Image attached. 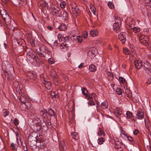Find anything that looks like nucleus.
I'll return each mask as SVG.
<instances>
[{
  "label": "nucleus",
  "instance_id": "1",
  "mask_svg": "<svg viewBox=\"0 0 151 151\" xmlns=\"http://www.w3.org/2000/svg\"><path fill=\"white\" fill-rule=\"evenodd\" d=\"M26 55V58L31 63H32V60H35L36 64L38 65L39 64L40 59L38 57L33 53V51L30 48L27 49Z\"/></svg>",
  "mask_w": 151,
  "mask_h": 151
},
{
  "label": "nucleus",
  "instance_id": "2",
  "mask_svg": "<svg viewBox=\"0 0 151 151\" xmlns=\"http://www.w3.org/2000/svg\"><path fill=\"white\" fill-rule=\"evenodd\" d=\"M2 68L4 73L7 71H12L14 70L12 64L8 62H3L2 63Z\"/></svg>",
  "mask_w": 151,
  "mask_h": 151
},
{
  "label": "nucleus",
  "instance_id": "3",
  "mask_svg": "<svg viewBox=\"0 0 151 151\" xmlns=\"http://www.w3.org/2000/svg\"><path fill=\"white\" fill-rule=\"evenodd\" d=\"M50 52L47 47L44 45H42L40 47V51H37V53L40 57H45L46 53L49 54Z\"/></svg>",
  "mask_w": 151,
  "mask_h": 151
},
{
  "label": "nucleus",
  "instance_id": "4",
  "mask_svg": "<svg viewBox=\"0 0 151 151\" xmlns=\"http://www.w3.org/2000/svg\"><path fill=\"white\" fill-rule=\"evenodd\" d=\"M14 70L13 72L12 71H7L4 72V74H2V77L6 79H10L12 80L14 79Z\"/></svg>",
  "mask_w": 151,
  "mask_h": 151
},
{
  "label": "nucleus",
  "instance_id": "5",
  "mask_svg": "<svg viewBox=\"0 0 151 151\" xmlns=\"http://www.w3.org/2000/svg\"><path fill=\"white\" fill-rule=\"evenodd\" d=\"M1 14L6 24L7 25L9 26H11L12 25V27L13 25L11 24L12 21L10 17L6 12L5 14H2L1 12Z\"/></svg>",
  "mask_w": 151,
  "mask_h": 151
},
{
  "label": "nucleus",
  "instance_id": "6",
  "mask_svg": "<svg viewBox=\"0 0 151 151\" xmlns=\"http://www.w3.org/2000/svg\"><path fill=\"white\" fill-rule=\"evenodd\" d=\"M139 40L142 44L146 46H149L150 43L149 42V39L147 36L142 35L139 38Z\"/></svg>",
  "mask_w": 151,
  "mask_h": 151
},
{
  "label": "nucleus",
  "instance_id": "7",
  "mask_svg": "<svg viewBox=\"0 0 151 151\" xmlns=\"http://www.w3.org/2000/svg\"><path fill=\"white\" fill-rule=\"evenodd\" d=\"M143 69L147 73H151V64L147 61L143 62Z\"/></svg>",
  "mask_w": 151,
  "mask_h": 151
},
{
  "label": "nucleus",
  "instance_id": "8",
  "mask_svg": "<svg viewBox=\"0 0 151 151\" xmlns=\"http://www.w3.org/2000/svg\"><path fill=\"white\" fill-rule=\"evenodd\" d=\"M59 148L62 151H70L68 147L66 145L64 141H60L59 145Z\"/></svg>",
  "mask_w": 151,
  "mask_h": 151
},
{
  "label": "nucleus",
  "instance_id": "9",
  "mask_svg": "<svg viewBox=\"0 0 151 151\" xmlns=\"http://www.w3.org/2000/svg\"><path fill=\"white\" fill-rule=\"evenodd\" d=\"M127 34L125 32H122L119 35V40L122 42L123 44L125 43L126 40Z\"/></svg>",
  "mask_w": 151,
  "mask_h": 151
},
{
  "label": "nucleus",
  "instance_id": "10",
  "mask_svg": "<svg viewBox=\"0 0 151 151\" xmlns=\"http://www.w3.org/2000/svg\"><path fill=\"white\" fill-rule=\"evenodd\" d=\"M136 115L137 118L138 119H142L143 118L144 114L141 109H139L137 110Z\"/></svg>",
  "mask_w": 151,
  "mask_h": 151
},
{
  "label": "nucleus",
  "instance_id": "11",
  "mask_svg": "<svg viewBox=\"0 0 151 151\" xmlns=\"http://www.w3.org/2000/svg\"><path fill=\"white\" fill-rule=\"evenodd\" d=\"M40 114L42 115L43 117V120L44 121H45V120H47L48 119V116L49 113H48V111L47 110L44 109L41 111Z\"/></svg>",
  "mask_w": 151,
  "mask_h": 151
},
{
  "label": "nucleus",
  "instance_id": "12",
  "mask_svg": "<svg viewBox=\"0 0 151 151\" xmlns=\"http://www.w3.org/2000/svg\"><path fill=\"white\" fill-rule=\"evenodd\" d=\"M135 68L137 69H139L142 66H143L142 63L139 60H138L134 62Z\"/></svg>",
  "mask_w": 151,
  "mask_h": 151
},
{
  "label": "nucleus",
  "instance_id": "13",
  "mask_svg": "<svg viewBox=\"0 0 151 151\" xmlns=\"http://www.w3.org/2000/svg\"><path fill=\"white\" fill-rule=\"evenodd\" d=\"M73 13L75 14L76 16H78L80 14V11L78 7L76 6L75 7H72V8Z\"/></svg>",
  "mask_w": 151,
  "mask_h": 151
},
{
  "label": "nucleus",
  "instance_id": "14",
  "mask_svg": "<svg viewBox=\"0 0 151 151\" xmlns=\"http://www.w3.org/2000/svg\"><path fill=\"white\" fill-rule=\"evenodd\" d=\"M121 26V24L114 23L113 26V29L115 32H118L120 31Z\"/></svg>",
  "mask_w": 151,
  "mask_h": 151
},
{
  "label": "nucleus",
  "instance_id": "15",
  "mask_svg": "<svg viewBox=\"0 0 151 151\" xmlns=\"http://www.w3.org/2000/svg\"><path fill=\"white\" fill-rule=\"evenodd\" d=\"M60 8L57 7H54L53 8L52 12L57 16L59 17L60 16L59 13L61 12H60Z\"/></svg>",
  "mask_w": 151,
  "mask_h": 151
},
{
  "label": "nucleus",
  "instance_id": "16",
  "mask_svg": "<svg viewBox=\"0 0 151 151\" xmlns=\"http://www.w3.org/2000/svg\"><path fill=\"white\" fill-rule=\"evenodd\" d=\"M115 144L118 148H121L122 149L124 147V145L121 142V141H120L118 140L115 142Z\"/></svg>",
  "mask_w": 151,
  "mask_h": 151
},
{
  "label": "nucleus",
  "instance_id": "17",
  "mask_svg": "<svg viewBox=\"0 0 151 151\" xmlns=\"http://www.w3.org/2000/svg\"><path fill=\"white\" fill-rule=\"evenodd\" d=\"M22 105L24 107V108L29 109L31 107V104L30 102L27 101L24 103H22Z\"/></svg>",
  "mask_w": 151,
  "mask_h": 151
},
{
  "label": "nucleus",
  "instance_id": "18",
  "mask_svg": "<svg viewBox=\"0 0 151 151\" xmlns=\"http://www.w3.org/2000/svg\"><path fill=\"white\" fill-rule=\"evenodd\" d=\"M114 113L117 117H118V116L121 115L122 113V110L119 108H116Z\"/></svg>",
  "mask_w": 151,
  "mask_h": 151
},
{
  "label": "nucleus",
  "instance_id": "19",
  "mask_svg": "<svg viewBox=\"0 0 151 151\" xmlns=\"http://www.w3.org/2000/svg\"><path fill=\"white\" fill-rule=\"evenodd\" d=\"M71 136L74 140H77L79 138L78 133L76 132L71 133Z\"/></svg>",
  "mask_w": 151,
  "mask_h": 151
},
{
  "label": "nucleus",
  "instance_id": "20",
  "mask_svg": "<svg viewBox=\"0 0 151 151\" xmlns=\"http://www.w3.org/2000/svg\"><path fill=\"white\" fill-rule=\"evenodd\" d=\"M45 124L47 126V127L48 128H51L52 127V124L50 121L49 120V119L47 120H45Z\"/></svg>",
  "mask_w": 151,
  "mask_h": 151
},
{
  "label": "nucleus",
  "instance_id": "21",
  "mask_svg": "<svg viewBox=\"0 0 151 151\" xmlns=\"http://www.w3.org/2000/svg\"><path fill=\"white\" fill-rule=\"evenodd\" d=\"M98 31L97 29H94L91 30L90 32L91 35L93 37H95L98 35Z\"/></svg>",
  "mask_w": 151,
  "mask_h": 151
},
{
  "label": "nucleus",
  "instance_id": "22",
  "mask_svg": "<svg viewBox=\"0 0 151 151\" xmlns=\"http://www.w3.org/2000/svg\"><path fill=\"white\" fill-rule=\"evenodd\" d=\"M51 95L52 96V99L57 98L59 96L58 94V92L54 91H52L51 92Z\"/></svg>",
  "mask_w": 151,
  "mask_h": 151
},
{
  "label": "nucleus",
  "instance_id": "23",
  "mask_svg": "<svg viewBox=\"0 0 151 151\" xmlns=\"http://www.w3.org/2000/svg\"><path fill=\"white\" fill-rule=\"evenodd\" d=\"M60 48L63 51H65L68 49V47L65 43H62L61 44L60 46Z\"/></svg>",
  "mask_w": 151,
  "mask_h": 151
},
{
  "label": "nucleus",
  "instance_id": "24",
  "mask_svg": "<svg viewBox=\"0 0 151 151\" xmlns=\"http://www.w3.org/2000/svg\"><path fill=\"white\" fill-rule=\"evenodd\" d=\"M96 68L95 65L93 64L90 65L89 66V70L91 72H94L96 70Z\"/></svg>",
  "mask_w": 151,
  "mask_h": 151
},
{
  "label": "nucleus",
  "instance_id": "25",
  "mask_svg": "<svg viewBox=\"0 0 151 151\" xmlns=\"http://www.w3.org/2000/svg\"><path fill=\"white\" fill-rule=\"evenodd\" d=\"M19 94L21 95L20 92H19ZM22 93L20 97H19V100L22 102V103H24L25 102H26L27 101L26 100V98L25 96H23L22 95Z\"/></svg>",
  "mask_w": 151,
  "mask_h": 151
},
{
  "label": "nucleus",
  "instance_id": "26",
  "mask_svg": "<svg viewBox=\"0 0 151 151\" xmlns=\"http://www.w3.org/2000/svg\"><path fill=\"white\" fill-rule=\"evenodd\" d=\"M96 102V99H89V101L88 102V103L90 106H92V105H95Z\"/></svg>",
  "mask_w": 151,
  "mask_h": 151
},
{
  "label": "nucleus",
  "instance_id": "27",
  "mask_svg": "<svg viewBox=\"0 0 151 151\" xmlns=\"http://www.w3.org/2000/svg\"><path fill=\"white\" fill-rule=\"evenodd\" d=\"M44 85L45 87L47 89L50 90L51 88V84L50 81H47V82H46V83H45Z\"/></svg>",
  "mask_w": 151,
  "mask_h": 151
},
{
  "label": "nucleus",
  "instance_id": "28",
  "mask_svg": "<svg viewBox=\"0 0 151 151\" xmlns=\"http://www.w3.org/2000/svg\"><path fill=\"white\" fill-rule=\"evenodd\" d=\"M115 23L114 24H121V20L120 18L119 17H115Z\"/></svg>",
  "mask_w": 151,
  "mask_h": 151
},
{
  "label": "nucleus",
  "instance_id": "29",
  "mask_svg": "<svg viewBox=\"0 0 151 151\" xmlns=\"http://www.w3.org/2000/svg\"><path fill=\"white\" fill-rule=\"evenodd\" d=\"M48 113L50 116H55V112L52 109H50L48 111Z\"/></svg>",
  "mask_w": 151,
  "mask_h": 151
},
{
  "label": "nucleus",
  "instance_id": "30",
  "mask_svg": "<svg viewBox=\"0 0 151 151\" xmlns=\"http://www.w3.org/2000/svg\"><path fill=\"white\" fill-rule=\"evenodd\" d=\"M63 17L64 19L67 20L68 19V17L67 12L65 11L63 12Z\"/></svg>",
  "mask_w": 151,
  "mask_h": 151
},
{
  "label": "nucleus",
  "instance_id": "31",
  "mask_svg": "<svg viewBox=\"0 0 151 151\" xmlns=\"http://www.w3.org/2000/svg\"><path fill=\"white\" fill-rule=\"evenodd\" d=\"M119 80L120 83L125 84L127 81L125 79L122 77H120L119 78Z\"/></svg>",
  "mask_w": 151,
  "mask_h": 151
},
{
  "label": "nucleus",
  "instance_id": "32",
  "mask_svg": "<svg viewBox=\"0 0 151 151\" xmlns=\"http://www.w3.org/2000/svg\"><path fill=\"white\" fill-rule=\"evenodd\" d=\"M50 75L53 78L58 77L56 72L53 70H51Z\"/></svg>",
  "mask_w": 151,
  "mask_h": 151
},
{
  "label": "nucleus",
  "instance_id": "33",
  "mask_svg": "<svg viewBox=\"0 0 151 151\" xmlns=\"http://www.w3.org/2000/svg\"><path fill=\"white\" fill-rule=\"evenodd\" d=\"M53 81L56 86H58L59 83V79L58 77H56L53 78Z\"/></svg>",
  "mask_w": 151,
  "mask_h": 151
},
{
  "label": "nucleus",
  "instance_id": "34",
  "mask_svg": "<svg viewBox=\"0 0 151 151\" xmlns=\"http://www.w3.org/2000/svg\"><path fill=\"white\" fill-rule=\"evenodd\" d=\"M3 115L4 117H6L9 114V111L6 109L3 110Z\"/></svg>",
  "mask_w": 151,
  "mask_h": 151
},
{
  "label": "nucleus",
  "instance_id": "35",
  "mask_svg": "<svg viewBox=\"0 0 151 151\" xmlns=\"http://www.w3.org/2000/svg\"><path fill=\"white\" fill-rule=\"evenodd\" d=\"M99 136L103 135L104 136L105 135L104 133L101 128H99L98 129V132L97 133Z\"/></svg>",
  "mask_w": 151,
  "mask_h": 151
},
{
  "label": "nucleus",
  "instance_id": "36",
  "mask_svg": "<svg viewBox=\"0 0 151 151\" xmlns=\"http://www.w3.org/2000/svg\"><path fill=\"white\" fill-rule=\"evenodd\" d=\"M101 106L103 109H106L108 108V104L107 103L103 102L101 104Z\"/></svg>",
  "mask_w": 151,
  "mask_h": 151
},
{
  "label": "nucleus",
  "instance_id": "37",
  "mask_svg": "<svg viewBox=\"0 0 151 151\" xmlns=\"http://www.w3.org/2000/svg\"><path fill=\"white\" fill-rule=\"evenodd\" d=\"M75 38H74L78 40V43H81L82 42V38L81 36H74Z\"/></svg>",
  "mask_w": 151,
  "mask_h": 151
},
{
  "label": "nucleus",
  "instance_id": "38",
  "mask_svg": "<svg viewBox=\"0 0 151 151\" xmlns=\"http://www.w3.org/2000/svg\"><path fill=\"white\" fill-rule=\"evenodd\" d=\"M132 29L133 31L135 33H137L140 31L139 28L137 27H133L132 28Z\"/></svg>",
  "mask_w": 151,
  "mask_h": 151
},
{
  "label": "nucleus",
  "instance_id": "39",
  "mask_svg": "<svg viewBox=\"0 0 151 151\" xmlns=\"http://www.w3.org/2000/svg\"><path fill=\"white\" fill-rule=\"evenodd\" d=\"M90 9L91 12L93 13V14L94 15H96V8L95 7H94L93 6H90Z\"/></svg>",
  "mask_w": 151,
  "mask_h": 151
},
{
  "label": "nucleus",
  "instance_id": "40",
  "mask_svg": "<svg viewBox=\"0 0 151 151\" xmlns=\"http://www.w3.org/2000/svg\"><path fill=\"white\" fill-rule=\"evenodd\" d=\"M104 141V139L102 137H100L98 139V142L99 144L101 145L102 144Z\"/></svg>",
  "mask_w": 151,
  "mask_h": 151
},
{
  "label": "nucleus",
  "instance_id": "41",
  "mask_svg": "<svg viewBox=\"0 0 151 151\" xmlns=\"http://www.w3.org/2000/svg\"><path fill=\"white\" fill-rule=\"evenodd\" d=\"M82 92L83 94L84 95L86 96H87V93H88V91L85 88H83L81 89Z\"/></svg>",
  "mask_w": 151,
  "mask_h": 151
},
{
  "label": "nucleus",
  "instance_id": "42",
  "mask_svg": "<svg viewBox=\"0 0 151 151\" xmlns=\"http://www.w3.org/2000/svg\"><path fill=\"white\" fill-rule=\"evenodd\" d=\"M66 28L65 25L63 24H61L60 26L59 27V30L61 31L64 30Z\"/></svg>",
  "mask_w": 151,
  "mask_h": 151
},
{
  "label": "nucleus",
  "instance_id": "43",
  "mask_svg": "<svg viewBox=\"0 0 151 151\" xmlns=\"http://www.w3.org/2000/svg\"><path fill=\"white\" fill-rule=\"evenodd\" d=\"M10 147L11 149L13 150H17V148L16 147V144L14 143H12Z\"/></svg>",
  "mask_w": 151,
  "mask_h": 151
},
{
  "label": "nucleus",
  "instance_id": "44",
  "mask_svg": "<svg viewBox=\"0 0 151 151\" xmlns=\"http://www.w3.org/2000/svg\"><path fill=\"white\" fill-rule=\"evenodd\" d=\"M123 52L124 54L126 55H129L130 53V50L126 48L123 49Z\"/></svg>",
  "mask_w": 151,
  "mask_h": 151
},
{
  "label": "nucleus",
  "instance_id": "45",
  "mask_svg": "<svg viewBox=\"0 0 151 151\" xmlns=\"http://www.w3.org/2000/svg\"><path fill=\"white\" fill-rule=\"evenodd\" d=\"M122 133H123L122 132ZM123 134L124 135H125L127 137V138L129 141L131 142L133 141V139L132 137L130 136L129 135H128L127 134H125L124 133H123Z\"/></svg>",
  "mask_w": 151,
  "mask_h": 151
},
{
  "label": "nucleus",
  "instance_id": "46",
  "mask_svg": "<svg viewBox=\"0 0 151 151\" xmlns=\"http://www.w3.org/2000/svg\"><path fill=\"white\" fill-rule=\"evenodd\" d=\"M126 115L127 117L129 118H130L132 116V113L129 111H128L127 112Z\"/></svg>",
  "mask_w": 151,
  "mask_h": 151
},
{
  "label": "nucleus",
  "instance_id": "47",
  "mask_svg": "<svg viewBox=\"0 0 151 151\" xmlns=\"http://www.w3.org/2000/svg\"><path fill=\"white\" fill-rule=\"evenodd\" d=\"M108 5L110 8L112 9L114 8V6L111 2H109L108 3Z\"/></svg>",
  "mask_w": 151,
  "mask_h": 151
},
{
  "label": "nucleus",
  "instance_id": "48",
  "mask_svg": "<svg viewBox=\"0 0 151 151\" xmlns=\"http://www.w3.org/2000/svg\"><path fill=\"white\" fill-rule=\"evenodd\" d=\"M60 5L62 8L64 9L66 3L65 1H62L60 3Z\"/></svg>",
  "mask_w": 151,
  "mask_h": 151
},
{
  "label": "nucleus",
  "instance_id": "49",
  "mask_svg": "<svg viewBox=\"0 0 151 151\" xmlns=\"http://www.w3.org/2000/svg\"><path fill=\"white\" fill-rule=\"evenodd\" d=\"M116 93L118 95H121L122 94V92L120 88H117L116 90Z\"/></svg>",
  "mask_w": 151,
  "mask_h": 151
},
{
  "label": "nucleus",
  "instance_id": "50",
  "mask_svg": "<svg viewBox=\"0 0 151 151\" xmlns=\"http://www.w3.org/2000/svg\"><path fill=\"white\" fill-rule=\"evenodd\" d=\"M82 37L84 38H86L88 36V33L86 31H84L82 33Z\"/></svg>",
  "mask_w": 151,
  "mask_h": 151
},
{
  "label": "nucleus",
  "instance_id": "51",
  "mask_svg": "<svg viewBox=\"0 0 151 151\" xmlns=\"http://www.w3.org/2000/svg\"><path fill=\"white\" fill-rule=\"evenodd\" d=\"M13 122L14 124L16 126L18 125L19 124V122L17 118H15L13 121Z\"/></svg>",
  "mask_w": 151,
  "mask_h": 151
},
{
  "label": "nucleus",
  "instance_id": "52",
  "mask_svg": "<svg viewBox=\"0 0 151 151\" xmlns=\"http://www.w3.org/2000/svg\"><path fill=\"white\" fill-rule=\"evenodd\" d=\"M87 98L89 99H95V97L94 96H92L91 95H89V96L88 95L87 96Z\"/></svg>",
  "mask_w": 151,
  "mask_h": 151
},
{
  "label": "nucleus",
  "instance_id": "53",
  "mask_svg": "<svg viewBox=\"0 0 151 151\" xmlns=\"http://www.w3.org/2000/svg\"><path fill=\"white\" fill-rule=\"evenodd\" d=\"M145 3L146 5L151 6V0H146Z\"/></svg>",
  "mask_w": 151,
  "mask_h": 151
},
{
  "label": "nucleus",
  "instance_id": "54",
  "mask_svg": "<svg viewBox=\"0 0 151 151\" xmlns=\"http://www.w3.org/2000/svg\"><path fill=\"white\" fill-rule=\"evenodd\" d=\"M62 35L60 34H58V37L59 42H60L62 40Z\"/></svg>",
  "mask_w": 151,
  "mask_h": 151
},
{
  "label": "nucleus",
  "instance_id": "55",
  "mask_svg": "<svg viewBox=\"0 0 151 151\" xmlns=\"http://www.w3.org/2000/svg\"><path fill=\"white\" fill-rule=\"evenodd\" d=\"M48 63L49 64H52L54 63V62L52 58H50L48 60Z\"/></svg>",
  "mask_w": 151,
  "mask_h": 151
},
{
  "label": "nucleus",
  "instance_id": "56",
  "mask_svg": "<svg viewBox=\"0 0 151 151\" xmlns=\"http://www.w3.org/2000/svg\"><path fill=\"white\" fill-rule=\"evenodd\" d=\"M139 132L138 129H135L133 131V134L134 135H137L138 134V133H139Z\"/></svg>",
  "mask_w": 151,
  "mask_h": 151
},
{
  "label": "nucleus",
  "instance_id": "57",
  "mask_svg": "<svg viewBox=\"0 0 151 151\" xmlns=\"http://www.w3.org/2000/svg\"><path fill=\"white\" fill-rule=\"evenodd\" d=\"M69 40V38L67 36L65 37L63 39V41L65 42L68 41Z\"/></svg>",
  "mask_w": 151,
  "mask_h": 151
},
{
  "label": "nucleus",
  "instance_id": "58",
  "mask_svg": "<svg viewBox=\"0 0 151 151\" xmlns=\"http://www.w3.org/2000/svg\"><path fill=\"white\" fill-rule=\"evenodd\" d=\"M22 146L23 147V149L24 150V151H25V148H26L27 150V145L25 143H24V145H22Z\"/></svg>",
  "mask_w": 151,
  "mask_h": 151
},
{
  "label": "nucleus",
  "instance_id": "59",
  "mask_svg": "<svg viewBox=\"0 0 151 151\" xmlns=\"http://www.w3.org/2000/svg\"><path fill=\"white\" fill-rule=\"evenodd\" d=\"M58 45V40H55L54 41L53 43V45L54 46H57Z\"/></svg>",
  "mask_w": 151,
  "mask_h": 151
},
{
  "label": "nucleus",
  "instance_id": "60",
  "mask_svg": "<svg viewBox=\"0 0 151 151\" xmlns=\"http://www.w3.org/2000/svg\"><path fill=\"white\" fill-rule=\"evenodd\" d=\"M84 65V63H81L80 65H79L78 67L80 69H81L83 67V65Z\"/></svg>",
  "mask_w": 151,
  "mask_h": 151
},
{
  "label": "nucleus",
  "instance_id": "61",
  "mask_svg": "<svg viewBox=\"0 0 151 151\" xmlns=\"http://www.w3.org/2000/svg\"><path fill=\"white\" fill-rule=\"evenodd\" d=\"M47 28L49 30L51 31L53 29V27L52 26H48L47 27Z\"/></svg>",
  "mask_w": 151,
  "mask_h": 151
},
{
  "label": "nucleus",
  "instance_id": "62",
  "mask_svg": "<svg viewBox=\"0 0 151 151\" xmlns=\"http://www.w3.org/2000/svg\"><path fill=\"white\" fill-rule=\"evenodd\" d=\"M74 122V119L73 118H72L71 119H69V122L70 123H73Z\"/></svg>",
  "mask_w": 151,
  "mask_h": 151
},
{
  "label": "nucleus",
  "instance_id": "63",
  "mask_svg": "<svg viewBox=\"0 0 151 151\" xmlns=\"http://www.w3.org/2000/svg\"><path fill=\"white\" fill-rule=\"evenodd\" d=\"M108 75L110 76V77H111V79H113V75L112 73H109V74H108Z\"/></svg>",
  "mask_w": 151,
  "mask_h": 151
},
{
  "label": "nucleus",
  "instance_id": "64",
  "mask_svg": "<svg viewBox=\"0 0 151 151\" xmlns=\"http://www.w3.org/2000/svg\"><path fill=\"white\" fill-rule=\"evenodd\" d=\"M64 78L65 79V80L66 81H67V80H68V79L67 78V77L65 75V76L64 77V78Z\"/></svg>",
  "mask_w": 151,
  "mask_h": 151
}]
</instances>
